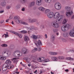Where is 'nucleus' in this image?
Masks as SVG:
<instances>
[{
  "label": "nucleus",
  "mask_w": 74,
  "mask_h": 74,
  "mask_svg": "<svg viewBox=\"0 0 74 74\" xmlns=\"http://www.w3.org/2000/svg\"><path fill=\"white\" fill-rule=\"evenodd\" d=\"M1 46L2 47H7L8 45L5 44H4L1 45Z\"/></svg>",
  "instance_id": "bb28decb"
},
{
  "label": "nucleus",
  "mask_w": 74,
  "mask_h": 74,
  "mask_svg": "<svg viewBox=\"0 0 74 74\" xmlns=\"http://www.w3.org/2000/svg\"><path fill=\"white\" fill-rule=\"evenodd\" d=\"M67 22V20H66V19H64L63 20V22H62V25H64V24H65V23H66Z\"/></svg>",
  "instance_id": "393cba45"
},
{
  "label": "nucleus",
  "mask_w": 74,
  "mask_h": 74,
  "mask_svg": "<svg viewBox=\"0 0 74 74\" xmlns=\"http://www.w3.org/2000/svg\"><path fill=\"white\" fill-rule=\"evenodd\" d=\"M51 74H54V73L52 71H51Z\"/></svg>",
  "instance_id": "338daca9"
},
{
  "label": "nucleus",
  "mask_w": 74,
  "mask_h": 74,
  "mask_svg": "<svg viewBox=\"0 0 74 74\" xmlns=\"http://www.w3.org/2000/svg\"><path fill=\"white\" fill-rule=\"evenodd\" d=\"M9 19H7V20H6V22H8V21H9Z\"/></svg>",
  "instance_id": "e2e57ef3"
},
{
  "label": "nucleus",
  "mask_w": 74,
  "mask_h": 74,
  "mask_svg": "<svg viewBox=\"0 0 74 74\" xmlns=\"http://www.w3.org/2000/svg\"><path fill=\"white\" fill-rule=\"evenodd\" d=\"M70 27V25L67 24L62 26L61 30L63 32H66V30L69 29Z\"/></svg>",
  "instance_id": "7ed1b4c3"
},
{
  "label": "nucleus",
  "mask_w": 74,
  "mask_h": 74,
  "mask_svg": "<svg viewBox=\"0 0 74 74\" xmlns=\"http://www.w3.org/2000/svg\"><path fill=\"white\" fill-rule=\"evenodd\" d=\"M11 8V6H8L6 7V8L8 10H9V9H10Z\"/></svg>",
  "instance_id": "37998d69"
},
{
  "label": "nucleus",
  "mask_w": 74,
  "mask_h": 74,
  "mask_svg": "<svg viewBox=\"0 0 74 74\" xmlns=\"http://www.w3.org/2000/svg\"><path fill=\"white\" fill-rule=\"evenodd\" d=\"M8 49L7 48L5 49H4V51H5L6 52H7V51H8Z\"/></svg>",
  "instance_id": "6e6d98bb"
},
{
  "label": "nucleus",
  "mask_w": 74,
  "mask_h": 74,
  "mask_svg": "<svg viewBox=\"0 0 74 74\" xmlns=\"http://www.w3.org/2000/svg\"><path fill=\"white\" fill-rule=\"evenodd\" d=\"M37 70H36L34 72V73H37Z\"/></svg>",
  "instance_id": "0e129e2a"
},
{
  "label": "nucleus",
  "mask_w": 74,
  "mask_h": 74,
  "mask_svg": "<svg viewBox=\"0 0 74 74\" xmlns=\"http://www.w3.org/2000/svg\"><path fill=\"white\" fill-rule=\"evenodd\" d=\"M34 29L35 30H38V28L37 27L35 28Z\"/></svg>",
  "instance_id": "69168bd1"
},
{
  "label": "nucleus",
  "mask_w": 74,
  "mask_h": 74,
  "mask_svg": "<svg viewBox=\"0 0 74 74\" xmlns=\"http://www.w3.org/2000/svg\"><path fill=\"white\" fill-rule=\"evenodd\" d=\"M13 56L15 57H19L22 56V53L20 51H15L14 52L13 54Z\"/></svg>",
  "instance_id": "39448f33"
},
{
  "label": "nucleus",
  "mask_w": 74,
  "mask_h": 74,
  "mask_svg": "<svg viewBox=\"0 0 74 74\" xmlns=\"http://www.w3.org/2000/svg\"><path fill=\"white\" fill-rule=\"evenodd\" d=\"M25 9L24 8H23L21 9L22 11H25Z\"/></svg>",
  "instance_id": "603ef678"
},
{
  "label": "nucleus",
  "mask_w": 74,
  "mask_h": 74,
  "mask_svg": "<svg viewBox=\"0 0 74 74\" xmlns=\"http://www.w3.org/2000/svg\"><path fill=\"white\" fill-rule=\"evenodd\" d=\"M66 60H73V58H72L67 57L66 58Z\"/></svg>",
  "instance_id": "c85d7f7f"
},
{
  "label": "nucleus",
  "mask_w": 74,
  "mask_h": 74,
  "mask_svg": "<svg viewBox=\"0 0 74 74\" xmlns=\"http://www.w3.org/2000/svg\"><path fill=\"white\" fill-rule=\"evenodd\" d=\"M4 12V11L3 10H1L0 11V13L1 14H2V13H3V12Z\"/></svg>",
  "instance_id": "de8ad7c7"
},
{
  "label": "nucleus",
  "mask_w": 74,
  "mask_h": 74,
  "mask_svg": "<svg viewBox=\"0 0 74 74\" xmlns=\"http://www.w3.org/2000/svg\"><path fill=\"white\" fill-rule=\"evenodd\" d=\"M12 61H13L14 63H16L18 61V58H12L11 59Z\"/></svg>",
  "instance_id": "9b49d317"
},
{
  "label": "nucleus",
  "mask_w": 74,
  "mask_h": 74,
  "mask_svg": "<svg viewBox=\"0 0 74 74\" xmlns=\"http://www.w3.org/2000/svg\"><path fill=\"white\" fill-rule=\"evenodd\" d=\"M53 33H56L57 32V30L55 29H53Z\"/></svg>",
  "instance_id": "c9c22d12"
},
{
  "label": "nucleus",
  "mask_w": 74,
  "mask_h": 74,
  "mask_svg": "<svg viewBox=\"0 0 74 74\" xmlns=\"http://www.w3.org/2000/svg\"><path fill=\"white\" fill-rule=\"evenodd\" d=\"M2 69L3 71H5L7 70V68H3V67H2Z\"/></svg>",
  "instance_id": "72a5a7b5"
},
{
  "label": "nucleus",
  "mask_w": 74,
  "mask_h": 74,
  "mask_svg": "<svg viewBox=\"0 0 74 74\" xmlns=\"http://www.w3.org/2000/svg\"><path fill=\"white\" fill-rule=\"evenodd\" d=\"M26 60H27V61H28V62H30V59L29 58H26Z\"/></svg>",
  "instance_id": "c03bdc74"
},
{
  "label": "nucleus",
  "mask_w": 74,
  "mask_h": 74,
  "mask_svg": "<svg viewBox=\"0 0 74 74\" xmlns=\"http://www.w3.org/2000/svg\"><path fill=\"white\" fill-rule=\"evenodd\" d=\"M55 8L57 10H59L61 9V4L59 2L55 3L54 5Z\"/></svg>",
  "instance_id": "20e7f679"
},
{
  "label": "nucleus",
  "mask_w": 74,
  "mask_h": 74,
  "mask_svg": "<svg viewBox=\"0 0 74 74\" xmlns=\"http://www.w3.org/2000/svg\"><path fill=\"white\" fill-rule=\"evenodd\" d=\"M71 19H74V15H73L72 16V17L71 18Z\"/></svg>",
  "instance_id": "5fc2aeb1"
},
{
  "label": "nucleus",
  "mask_w": 74,
  "mask_h": 74,
  "mask_svg": "<svg viewBox=\"0 0 74 74\" xmlns=\"http://www.w3.org/2000/svg\"><path fill=\"white\" fill-rule=\"evenodd\" d=\"M49 62V59H46L44 61V62Z\"/></svg>",
  "instance_id": "58836bf2"
},
{
  "label": "nucleus",
  "mask_w": 74,
  "mask_h": 74,
  "mask_svg": "<svg viewBox=\"0 0 74 74\" xmlns=\"http://www.w3.org/2000/svg\"><path fill=\"white\" fill-rule=\"evenodd\" d=\"M26 29L28 30V32H29L30 30H32V28H30V27H27L26 28Z\"/></svg>",
  "instance_id": "cd10ccee"
},
{
  "label": "nucleus",
  "mask_w": 74,
  "mask_h": 74,
  "mask_svg": "<svg viewBox=\"0 0 74 74\" xmlns=\"http://www.w3.org/2000/svg\"><path fill=\"white\" fill-rule=\"evenodd\" d=\"M36 37L37 38H40V35H38L37 36H36Z\"/></svg>",
  "instance_id": "09e8293b"
},
{
  "label": "nucleus",
  "mask_w": 74,
  "mask_h": 74,
  "mask_svg": "<svg viewBox=\"0 0 74 74\" xmlns=\"http://www.w3.org/2000/svg\"><path fill=\"white\" fill-rule=\"evenodd\" d=\"M5 63L7 64H11V61L9 60H7L6 61Z\"/></svg>",
  "instance_id": "aec40b11"
},
{
  "label": "nucleus",
  "mask_w": 74,
  "mask_h": 74,
  "mask_svg": "<svg viewBox=\"0 0 74 74\" xmlns=\"http://www.w3.org/2000/svg\"><path fill=\"white\" fill-rule=\"evenodd\" d=\"M37 20L35 18H30L29 19V22L30 23H34L37 22Z\"/></svg>",
  "instance_id": "6e6552de"
},
{
  "label": "nucleus",
  "mask_w": 74,
  "mask_h": 74,
  "mask_svg": "<svg viewBox=\"0 0 74 74\" xmlns=\"http://www.w3.org/2000/svg\"><path fill=\"white\" fill-rule=\"evenodd\" d=\"M18 36L20 38H22V35L21 34H19Z\"/></svg>",
  "instance_id": "ea45409f"
},
{
  "label": "nucleus",
  "mask_w": 74,
  "mask_h": 74,
  "mask_svg": "<svg viewBox=\"0 0 74 74\" xmlns=\"http://www.w3.org/2000/svg\"><path fill=\"white\" fill-rule=\"evenodd\" d=\"M25 72L26 73H27V74H29V71H25Z\"/></svg>",
  "instance_id": "864d4df0"
},
{
  "label": "nucleus",
  "mask_w": 74,
  "mask_h": 74,
  "mask_svg": "<svg viewBox=\"0 0 74 74\" xmlns=\"http://www.w3.org/2000/svg\"><path fill=\"white\" fill-rule=\"evenodd\" d=\"M45 1L46 3H50L51 2L52 0H45Z\"/></svg>",
  "instance_id": "7c9ffc66"
},
{
  "label": "nucleus",
  "mask_w": 74,
  "mask_h": 74,
  "mask_svg": "<svg viewBox=\"0 0 74 74\" xmlns=\"http://www.w3.org/2000/svg\"><path fill=\"white\" fill-rule=\"evenodd\" d=\"M53 18L54 19H57L56 21H52L51 23V25L55 28H59L60 26L59 24H60L62 21L63 18L62 16L60 15V14L59 12H56L54 14Z\"/></svg>",
  "instance_id": "f257e3e1"
},
{
  "label": "nucleus",
  "mask_w": 74,
  "mask_h": 74,
  "mask_svg": "<svg viewBox=\"0 0 74 74\" xmlns=\"http://www.w3.org/2000/svg\"><path fill=\"white\" fill-rule=\"evenodd\" d=\"M0 59L1 60H4L6 59V58H5L1 56H0Z\"/></svg>",
  "instance_id": "412c9836"
},
{
  "label": "nucleus",
  "mask_w": 74,
  "mask_h": 74,
  "mask_svg": "<svg viewBox=\"0 0 74 74\" xmlns=\"http://www.w3.org/2000/svg\"><path fill=\"white\" fill-rule=\"evenodd\" d=\"M53 12H51L48 14L47 16L49 18L51 19V18H52V17H53Z\"/></svg>",
  "instance_id": "0eeeda50"
},
{
  "label": "nucleus",
  "mask_w": 74,
  "mask_h": 74,
  "mask_svg": "<svg viewBox=\"0 0 74 74\" xmlns=\"http://www.w3.org/2000/svg\"><path fill=\"white\" fill-rule=\"evenodd\" d=\"M44 25H41L40 27V28H41V29H43L44 28Z\"/></svg>",
  "instance_id": "8fccbe9b"
},
{
  "label": "nucleus",
  "mask_w": 74,
  "mask_h": 74,
  "mask_svg": "<svg viewBox=\"0 0 74 74\" xmlns=\"http://www.w3.org/2000/svg\"><path fill=\"white\" fill-rule=\"evenodd\" d=\"M51 59L53 60H54V61H57L58 60V58L55 57H52Z\"/></svg>",
  "instance_id": "4be33fe9"
},
{
  "label": "nucleus",
  "mask_w": 74,
  "mask_h": 74,
  "mask_svg": "<svg viewBox=\"0 0 74 74\" xmlns=\"http://www.w3.org/2000/svg\"><path fill=\"white\" fill-rule=\"evenodd\" d=\"M42 0H37L36 1V4L37 5L40 6L41 5Z\"/></svg>",
  "instance_id": "9d476101"
},
{
  "label": "nucleus",
  "mask_w": 74,
  "mask_h": 74,
  "mask_svg": "<svg viewBox=\"0 0 74 74\" xmlns=\"http://www.w3.org/2000/svg\"><path fill=\"white\" fill-rule=\"evenodd\" d=\"M31 29H32V30H33V28H34V26H31Z\"/></svg>",
  "instance_id": "bf43d9fd"
},
{
  "label": "nucleus",
  "mask_w": 74,
  "mask_h": 74,
  "mask_svg": "<svg viewBox=\"0 0 74 74\" xmlns=\"http://www.w3.org/2000/svg\"><path fill=\"white\" fill-rule=\"evenodd\" d=\"M10 32H11V33H13V34H15V35H16V36H18L19 35V34L17 32H14V31H10Z\"/></svg>",
  "instance_id": "b1692460"
},
{
  "label": "nucleus",
  "mask_w": 74,
  "mask_h": 74,
  "mask_svg": "<svg viewBox=\"0 0 74 74\" xmlns=\"http://www.w3.org/2000/svg\"><path fill=\"white\" fill-rule=\"evenodd\" d=\"M2 67H3V68H6L7 69L8 67V64H5L3 65Z\"/></svg>",
  "instance_id": "c756f323"
},
{
  "label": "nucleus",
  "mask_w": 74,
  "mask_h": 74,
  "mask_svg": "<svg viewBox=\"0 0 74 74\" xmlns=\"http://www.w3.org/2000/svg\"><path fill=\"white\" fill-rule=\"evenodd\" d=\"M34 4H35L34 2H32L29 4V6L31 7H32V6L34 5Z\"/></svg>",
  "instance_id": "a211bd4d"
},
{
  "label": "nucleus",
  "mask_w": 74,
  "mask_h": 74,
  "mask_svg": "<svg viewBox=\"0 0 74 74\" xmlns=\"http://www.w3.org/2000/svg\"><path fill=\"white\" fill-rule=\"evenodd\" d=\"M4 35H5V38H7V37H8V34H4Z\"/></svg>",
  "instance_id": "a18cd8bd"
},
{
  "label": "nucleus",
  "mask_w": 74,
  "mask_h": 74,
  "mask_svg": "<svg viewBox=\"0 0 74 74\" xmlns=\"http://www.w3.org/2000/svg\"><path fill=\"white\" fill-rule=\"evenodd\" d=\"M39 9L40 11H42V12H44L45 11V8L43 7H40L39 8Z\"/></svg>",
  "instance_id": "2eb2a0df"
},
{
  "label": "nucleus",
  "mask_w": 74,
  "mask_h": 74,
  "mask_svg": "<svg viewBox=\"0 0 74 74\" xmlns=\"http://www.w3.org/2000/svg\"><path fill=\"white\" fill-rule=\"evenodd\" d=\"M70 41H74V40H73V39H70Z\"/></svg>",
  "instance_id": "052dcab7"
},
{
  "label": "nucleus",
  "mask_w": 74,
  "mask_h": 74,
  "mask_svg": "<svg viewBox=\"0 0 74 74\" xmlns=\"http://www.w3.org/2000/svg\"><path fill=\"white\" fill-rule=\"evenodd\" d=\"M21 33H23V34H25L27 33V31L25 30H23L20 32Z\"/></svg>",
  "instance_id": "2f4dec72"
},
{
  "label": "nucleus",
  "mask_w": 74,
  "mask_h": 74,
  "mask_svg": "<svg viewBox=\"0 0 74 74\" xmlns=\"http://www.w3.org/2000/svg\"><path fill=\"white\" fill-rule=\"evenodd\" d=\"M5 56L6 58H8L9 56L8 55V53H7L5 55Z\"/></svg>",
  "instance_id": "4c0bfd02"
},
{
  "label": "nucleus",
  "mask_w": 74,
  "mask_h": 74,
  "mask_svg": "<svg viewBox=\"0 0 74 74\" xmlns=\"http://www.w3.org/2000/svg\"><path fill=\"white\" fill-rule=\"evenodd\" d=\"M55 37L54 36H51V40L54 41L55 40Z\"/></svg>",
  "instance_id": "e433bc0d"
},
{
  "label": "nucleus",
  "mask_w": 74,
  "mask_h": 74,
  "mask_svg": "<svg viewBox=\"0 0 74 74\" xmlns=\"http://www.w3.org/2000/svg\"><path fill=\"white\" fill-rule=\"evenodd\" d=\"M14 20L15 21H18L19 23H22V24H23V25H28V24L27 23L22 22L21 20H18V18L16 16L14 18Z\"/></svg>",
  "instance_id": "423d86ee"
},
{
  "label": "nucleus",
  "mask_w": 74,
  "mask_h": 74,
  "mask_svg": "<svg viewBox=\"0 0 74 74\" xmlns=\"http://www.w3.org/2000/svg\"><path fill=\"white\" fill-rule=\"evenodd\" d=\"M50 10L49 9H46L45 11L46 13H48L49 12Z\"/></svg>",
  "instance_id": "79ce46f5"
},
{
  "label": "nucleus",
  "mask_w": 74,
  "mask_h": 74,
  "mask_svg": "<svg viewBox=\"0 0 74 74\" xmlns=\"http://www.w3.org/2000/svg\"><path fill=\"white\" fill-rule=\"evenodd\" d=\"M4 22V21L2 20L1 21L0 23H3Z\"/></svg>",
  "instance_id": "680f3d73"
},
{
  "label": "nucleus",
  "mask_w": 74,
  "mask_h": 74,
  "mask_svg": "<svg viewBox=\"0 0 74 74\" xmlns=\"http://www.w3.org/2000/svg\"><path fill=\"white\" fill-rule=\"evenodd\" d=\"M64 36L65 37H68L69 36V33L67 32L65 33V34L64 35Z\"/></svg>",
  "instance_id": "473e14b6"
},
{
  "label": "nucleus",
  "mask_w": 74,
  "mask_h": 74,
  "mask_svg": "<svg viewBox=\"0 0 74 74\" xmlns=\"http://www.w3.org/2000/svg\"><path fill=\"white\" fill-rule=\"evenodd\" d=\"M38 50V49L37 48H35L33 50H32L31 52L32 53H34V52H35L36 51H37Z\"/></svg>",
  "instance_id": "dca6fc26"
},
{
  "label": "nucleus",
  "mask_w": 74,
  "mask_h": 74,
  "mask_svg": "<svg viewBox=\"0 0 74 74\" xmlns=\"http://www.w3.org/2000/svg\"><path fill=\"white\" fill-rule=\"evenodd\" d=\"M41 50V47H39L38 49V51H40Z\"/></svg>",
  "instance_id": "49530a36"
},
{
  "label": "nucleus",
  "mask_w": 74,
  "mask_h": 74,
  "mask_svg": "<svg viewBox=\"0 0 74 74\" xmlns=\"http://www.w3.org/2000/svg\"><path fill=\"white\" fill-rule=\"evenodd\" d=\"M33 39H37V36L35 35H33Z\"/></svg>",
  "instance_id": "f704fd0d"
},
{
  "label": "nucleus",
  "mask_w": 74,
  "mask_h": 74,
  "mask_svg": "<svg viewBox=\"0 0 74 74\" xmlns=\"http://www.w3.org/2000/svg\"><path fill=\"white\" fill-rule=\"evenodd\" d=\"M37 42V44L39 45H42V43L41 42V41L40 40H38V42Z\"/></svg>",
  "instance_id": "a878e982"
},
{
  "label": "nucleus",
  "mask_w": 74,
  "mask_h": 74,
  "mask_svg": "<svg viewBox=\"0 0 74 74\" xmlns=\"http://www.w3.org/2000/svg\"><path fill=\"white\" fill-rule=\"evenodd\" d=\"M14 67V65L12 64L10 65L9 66L8 65V69H10Z\"/></svg>",
  "instance_id": "f3484780"
},
{
  "label": "nucleus",
  "mask_w": 74,
  "mask_h": 74,
  "mask_svg": "<svg viewBox=\"0 0 74 74\" xmlns=\"http://www.w3.org/2000/svg\"><path fill=\"white\" fill-rule=\"evenodd\" d=\"M45 38H47L48 37L47 36V34H45Z\"/></svg>",
  "instance_id": "4d7b16f0"
},
{
  "label": "nucleus",
  "mask_w": 74,
  "mask_h": 74,
  "mask_svg": "<svg viewBox=\"0 0 74 74\" xmlns=\"http://www.w3.org/2000/svg\"><path fill=\"white\" fill-rule=\"evenodd\" d=\"M6 2L5 1H3L1 2V5L2 6V7H4V6H6Z\"/></svg>",
  "instance_id": "4468645a"
},
{
  "label": "nucleus",
  "mask_w": 74,
  "mask_h": 74,
  "mask_svg": "<svg viewBox=\"0 0 74 74\" xmlns=\"http://www.w3.org/2000/svg\"><path fill=\"white\" fill-rule=\"evenodd\" d=\"M62 40L63 42H67V40L65 39H62Z\"/></svg>",
  "instance_id": "a19ab883"
},
{
  "label": "nucleus",
  "mask_w": 74,
  "mask_h": 74,
  "mask_svg": "<svg viewBox=\"0 0 74 74\" xmlns=\"http://www.w3.org/2000/svg\"><path fill=\"white\" fill-rule=\"evenodd\" d=\"M58 58L60 60H63L64 59V57L63 56H59L58 57Z\"/></svg>",
  "instance_id": "5701e85b"
},
{
  "label": "nucleus",
  "mask_w": 74,
  "mask_h": 74,
  "mask_svg": "<svg viewBox=\"0 0 74 74\" xmlns=\"http://www.w3.org/2000/svg\"><path fill=\"white\" fill-rule=\"evenodd\" d=\"M45 59L44 57H40L39 58V59L37 60L39 62H41L44 61Z\"/></svg>",
  "instance_id": "f8f14e48"
},
{
  "label": "nucleus",
  "mask_w": 74,
  "mask_h": 74,
  "mask_svg": "<svg viewBox=\"0 0 74 74\" xmlns=\"http://www.w3.org/2000/svg\"><path fill=\"white\" fill-rule=\"evenodd\" d=\"M21 1L24 3H26V0H21Z\"/></svg>",
  "instance_id": "3c124183"
},
{
  "label": "nucleus",
  "mask_w": 74,
  "mask_h": 74,
  "mask_svg": "<svg viewBox=\"0 0 74 74\" xmlns=\"http://www.w3.org/2000/svg\"><path fill=\"white\" fill-rule=\"evenodd\" d=\"M27 49L25 47L22 48L21 51L23 54H26L27 53Z\"/></svg>",
  "instance_id": "1a4fd4ad"
},
{
  "label": "nucleus",
  "mask_w": 74,
  "mask_h": 74,
  "mask_svg": "<svg viewBox=\"0 0 74 74\" xmlns=\"http://www.w3.org/2000/svg\"><path fill=\"white\" fill-rule=\"evenodd\" d=\"M16 74H19V73L18 72H17L16 73Z\"/></svg>",
  "instance_id": "774afa93"
},
{
  "label": "nucleus",
  "mask_w": 74,
  "mask_h": 74,
  "mask_svg": "<svg viewBox=\"0 0 74 74\" xmlns=\"http://www.w3.org/2000/svg\"><path fill=\"white\" fill-rule=\"evenodd\" d=\"M65 10L67 11L65 13L67 17H70L73 14V10H71V7L69 6L66 7Z\"/></svg>",
  "instance_id": "f03ea898"
},
{
  "label": "nucleus",
  "mask_w": 74,
  "mask_h": 74,
  "mask_svg": "<svg viewBox=\"0 0 74 74\" xmlns=\"http://www.w3.org/2000/svg\"><path fill=\"white\" fill-rule=\"evenodd\" d=\"M25 41H28L29 40V37L27 36H25L24 38Z\"/></svg>",
  "instance_id": "6ab92c4d"
},
{
  "label": "nucleus",
  "mask_w": 74,
  "mask_h": 74,
  "mask_svg": "<svg viewBox=\"0 0 74 74\" xmlns=\"http://www.w3.org/2000/svg\"><path fill=\"white\" fill-rule=\"evenodd\" d=\"M65 71L66 72H69V69H67L65 70Z\"/></svg>",
  "instance_id": "13d9d810"
},
{
  "label": "nucleus",
  "mask_w": 74,
  "mask_h": 74,
  "mask_svg": "<svg viewBox=\"0 0 74 74\" xmlns=\"http://www.w3.org/2000/svg\"><path fill=\"white\" fill-rule=\"evenodd\" d=\"M49 54L51 55H58V53L56 52H49Z\"/></svg>",
  "instance_id": "ddd939ff"
}]
</instances>
